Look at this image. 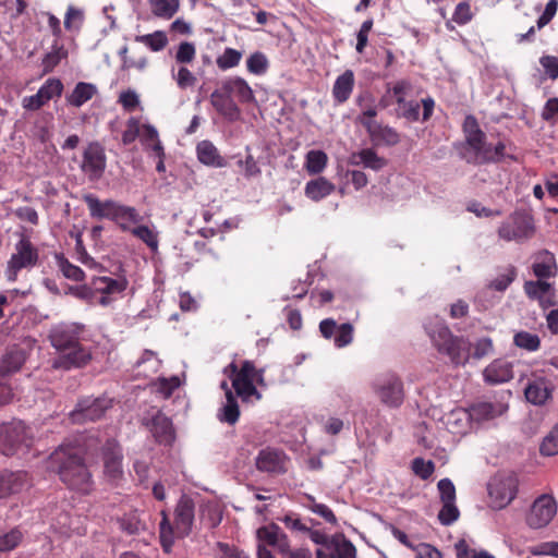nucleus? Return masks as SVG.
Instances as JSON below:
<instances>
[{
  "label": "nucleus",
  "mask_w": 558,
  "mask_h": 558,
  "mask_svg": "<svg viewBox=\"0 0 558 558\" xmlns=\"http://www.w3.org/2000/svg\"><path fill=\"white\" fill-rule=\"evenodd\" d=\"M47 468L58 474L60 481L70 489L88 495L94 489V481L85 463L82 448L62 444L54 449L47 461Z\"/></svg>",
  "instance_id": "f257e3e1"
},
{
  "label": "nucleus",
  "mask_w": 558,
  "mask_h": 558,
  "mask_svg": "<svg viewBox=\"0 0 558 558\" xmlns=\"http://www.w3.org/2000/svg\"><path fill=\"white\" fill-rule=\"evenodd\" d=\"M462 131L464 143L461 145V158L466 163L483 166L498 163L506 157V145L502 141L492 145L487 143V136L480 128L477 119L469 114L465 117Z\"/></svg>",
  "instance_id": "f03ea898"
},
{
  "label": "nucleus",
  "mask_w": 558,
  "mask_h": 558,
  "mask_svg": "<svg viewBox=\"0 0 558 558\" xmlns=\"http://www.w3.org/2000/svg\"><path fill=\"white\" fill-rule=\"evenodd\" d=\"M162 520L159 525L160 545L165 553L170 554L175 538L187 536L193 526L195 517L194 501L183 495L174 509V523H170L166 511H161Z\"/></svg>",
  "instance_id": "7ed1b4c3"
},
{
  "label": "nucleus",
  "mask_w": 558,
  "mask_h": 558,
  "mask_svg": "<svg viewBox=\"0 0 558 558\" xmlns=\"http://www.w3.org/2000/svg\"><path fill=\"white\" fill-rule=\"evenodd\" d=\"M83 199L93 218L112 220L124 232L132 230L128 222L138 223L143 220L135 207L122 205L112 199L101 202L93 194L84 195Z\"/></svg>",
  "instance_id": "20e7f679"
},
{
  "label": "nucleus",
  "mask_w": 558,
  "mask_h": 558,
  "mask_svg": "<svg viewBox=\"0 0 558 558\" xmlns=\"http://www.w3.org/2000/svg\"><path fill=\"white\" fill-rule=\"evenodd\" d=\"M425 329L438 352L448 355L454 365H464L469 361L471 343L466 339L453 336L441 322Z\"/></svg>",
  "instance_id": "39448f33"
},
{
  "label": "nucleus",
  "mask_w": 558,
  "mask_h": 558,
  "mask_svg": "<svg viewBox=\"0 0 558 558\" xmlns=\"http://www.w3.org/2000/svg\"><path fill=\"white\" fill-rule=\"evenodd\" d=\"M223 373L230 377L232 387L243 401H247L253 396L260 397L254 386V380L263 384V371L256 369L252 361H244L240 368L232 362L225 368Z\"/></svg>",
  "instance_id": "423d86ee"
},
{
  "label": "nucleus",
  "mask_w": 558,
  "mask_h": 558,
  "mask_svg": "<svg viewBox=\"0 0 558 558\" xmlns=\"http://www.w3.org/2000/svg\"><path fill=\"white\" fill-rule=\"evenodd\" d=\"M38 262L39 250L29 236L21 234L20 240L14 244V252L7 263L4 271L7 280L15 282L21 270L32 269L37 266Z\"/></svg>",
  "instance_id": "0eeeda50"
},
{
  "label": "nucleus",
  "mask_w": 558,
  "mask_h": 558,
  "mask_svg": "<svg viewBox=\"0 0 558 558\" xmlns=\"http://www.w3.org/2000/svg\"><path fill=\"white\" fill-rule=\"evenodd\" d=\"M33 444L31 429L21 421L0 425V452L12 457L27 451Z\"/></svg>",
  "instance_id": "6e6552de"
},
{
  "label": "nucleus",
  "mask_w": 558,
  "mask_h": 558,
  "mask_svg": "<svg viewBox=\"0 0 558 558\" xmlns=\"http://www.w3.org/2000/svg\"><path fill=\"white\" fill-rule=\"evenodd\" d=\"M497 233L506 242H524L535 233L533 217L524 211H514L501 222Z\"/></svg>",
  "instance_id": "1a4fd4ad"
},
{
  "label": "nucleus",
  "mask_w": 558,
  "mask_h": 558,
  "mask_svg": "<svg viewBox=\"0 0 558 558\" xmlns=\"http://www.w3.org/2000/svg\"><path fill=\"white\" fill-rule=\"evenodd\" d=\"M519 478L514 473L495 476L488 484V494L494 508L507 507L517 496Z\"/></svg>",
  "instance_id": "9d476101"
},
{
  "label": "nucleus",
  "mask_w": 558,
  "mask_h": 558,
  "mask_svg": "<svg viewBox=\"0 0 558 558\" xmlns=\"http://www.w3.org/2000/svg\"><path fill=\"white\" fill-rule=\"evenodd\" d=\"M112 405V400L107 397L92 398L86 397L76 403L73 411L70 412L72 423L84 424L95 422L101 418L106 411Z\"/></svg>",
  "instance_id": "9b49d317"
},
{
  "label": "nucleus",
  "mask_w": 558,
  "mask_h": 558,
  "mask_svg": "<svg viewBox=\"0 0 558 558\" xmlns=\"http://www.w3.org/2000/svg\"><path fill=\"white\" fill-rule=\"evenodd\" d=\"M379 400L389 408H399L404 400L403 383L396 374H386L374 384Z\"/></svg>",
  "instance_id": "f8f14e48"
},
{
  "label": "nucleus",
  "mask_w": 558,
  "mask_h": 558,
  "mask_svg": "<svg viewBox=\"0 0 558 558\" xmlns=\"http://www.w3.org/2000/svg\"><path fill=\"white\" fill-rule=\"evenodd\" d=\"M107 157L104 146L98 142L89 143L83 151L81 170L90 181L99 180L106 169Z\"/></svg>",
  "instance_id": "ddd939ff"
},
{
  "label": "nucleus",
  "mask_w": 558,
  "mask_h": 558,
  "mask_svg": "<svg viewBox=\"0 0 558 558\" xmlns=\"http://www.w3.org/2000/svg\"><path fill=\"white\" fill-rule=\"evenodd\" d=\"M84 330L85 326L82 324L62 323L51 330L49 338L56 350L68 351V349L81 344Z\"/></svg>",
  "instance_id": "4468645a"
},
{
  "label": "nucleus",
  "mask_w": 558,
  "mask_h": 558,
  "mask_svg": "<svg viewBox=\"0 0 558 558\" xmlns=\"http://www.w3.org/2000/svg\"><path fill=\"white\" fill-rule=\"evenodd\" d=\"M557 512V504L553 496L543 494L532 504L526 514V524L532 529L546 526Z\"/></svg>",
  "instance_id": "2eb2a0df"
},
{
  "label": "nucleus",
  "mask_w": 558,
  "mask_h": 558,
  "mask_svg": "<svg viewBox=\"0 0 558 558\" xmlns=\"http://www.w3.org/2000/svg\"><path fill=\"white\" fill-rule=\"evenodd\" d=\"M122 450L114 439H108L102 446L104 473L107 480L117 484L123 476Z\"/></svg>",
  "instance_id": "dca6fc26"
},
{
  "label": "nucleus",
  "mask_w": 558,
  "mask_h": 558,
  "mask_svg": "<svg viewBox=\"0 0 558 558\" xmlns=\"http://www.w3.org/2000/svg\"><path fill=\"white\" fill-rule=\"evenodd\" d=\"M554 389V384L549 378L534 376L529 379L524 388V397L533 405H545L553 398Z\"/></svg>",
  "instance_id": "f3484780"
},
{
  "label": "nucleus",
  "mask_w": 558,
  "mask_h": 558,
  "mask_svg": "<svg viewBox=\"0 0 558 558\" xmlns=\"http://www.w3.org/2000/svg\"><path fill=\"white\" fill-rule=\"evenodd\" d=\"M128 287V280L125 278L114 279L111 277H94L92 279V289L95 293L101 294L97 299V303L102 306H107L112 301V295L121 294Z\"/></svg>",
  "instance_id": "a211bd4d"
},
{
  "label": "nucleus",
  "mask_w": 558,
  "mask_h": 558,
  "mask_svg": "<svg viewBox=\"0 0 558 558\" xmlns=\"http://www.w3.org/2000/svg\"><path fill=\"white\" fill-rule=\"evenodd\" d=\"M146 426L159 445L171 446L173 444L175 430L172 421L161 411H157Z\"/></svg>",
  "instance_id": "6ab92c4d"
},
{
  "label": "nucleus",
  "mask_w": 558,
  "mask_h": 558,
  "mask_svg": "<svg viewBox=\"0 0 558 558\" xmlns=\"http://www.w3.org/2000/svg\"><path fill=\"white\" fill-rule=\"evenodd\" d=\"M90 360V350L81 343L68 349V351H61L60 355L53 362V367L66 371L81 368L86 366Z\"/></svg>",
  "instance_id": "aec40b11"
},
{
  "label": "nucleus",
  "mask_w": 558,
  "mask_h": 558,
  "mask_svg": "<svg viewBox=\"0 0 558 558\" xmlns=\"http://www.w3.org/2000/svg\"><path fill=\"white\" fill-rule=\"evenodd\" d=\"M211 106L215 110L230 122L236 121L241 116V110L235 100L225 92V87L220 84L209 97Z\"/></svg>",
  "instance_id": "412c9836"
},
{
  "label": "nucleus",
  "mask_w": 558,
  "mask_h": 558,
  "mask_svg": "<svg viewBox=\"0 0 558 558\" xmlns=\"http://www.w3.org/2000/svg\"><path fill=\"white\" fill-rule=\"evenodd\" d=\"M286 460L283 451L268 447L258 452L255 464L260 472L279 474L286 472Z\"/></svg>",
  "instance_id": "4be33fe9"
},
{
  "label": "nucleus",
  "mask_w": 558,
  "mask_h": 558,
  "mask_svg": "<svg viewBox=\"0 0 558 558\" xmlns=\"http://www.w3.org/2000/svg\"><path fill=\"white\" fill-rule=\"evenodd\" d=\"M28 485V474L25 471L0 470V498L19 494Z\"/></svg>",
  "instance_id": "5701e85b"
},
{
  "label": "nucleus",
  "mask_w": 558,
  "mask_h": 558,
  "mask_svg": "<svg viewBox=\"0 0 558 558\" xmlns=\"http://www.w3.org/2000/svg\"><path fill=\"white\" fill-rule=\"evenodd\" d=\"M483 377L489 385L510 381L513 378V365L507 360L496 359L484 368Z\"/></svg>",
  "instance_id": "b1692460"
},
{
  "label": "nucleus",
  "mask_w": 558,
  "mask_h": 558,
  "mask_svg": "<svg viewBox=\"0 0 558 558\" xmlns=\"http://www.w3.org/2000/svg\"><path fill=\"white\" fill-rule=\"evenodd\" d=\"M371 141L376 146H396L400 142V134L389 125L381 123H364Z\"/></svg>",
  "instance_id": "393cba45"
},
{
  "label": "nucleus",
  "mask_w": 558,
  "mask_h": 558,
  "mask_svg": "<svg viewBox=\"0 0 558 558\" xmlns=\"http://www.w3.org/2000/svg\"><path fill=\"white\" fill-rule=\"evenodd\" d=\"M225 92L241 104H250L255 100L254 92L248 83L240 76L226 78L221 82Z\"/></svg>",
  "instance_id": "a878e982"
},
{
  "label": "nucleus",
  "mask_w": 558,
  "mask_h": 558,
  "mask_svg": "<svg viewBox=\"0 0 558 558\" xmlns=\"http://www.w3.org/2000/svg\"><path fill=\"white\" fill-rule=\"evenodd\" d=\"M26 351L17 345H13L7 350L0 360V376L9 377L11 374L19 372L26 362Z\"/></svg>",
  "instance_id": "bb28decb"
},
{
  "label": "nucleus",
  "mask_w": 558,
  "mask_h": 558,
  "mask_svg": "<svg viewBox=\"0 0 558 558\" xmlns=\"http://www.w3.org/2000/svg\"><path fill=\"white\" fill-rule=\"evenodd\" d=\"M355 77L352 70H345L339 75L332 87V97L337 104H344L353 92Z\"/></svg>",
  "instance_id": "cd10ccee"
},
{
  "label": "nucleus",
  "mask_w": 558,
  "mask_h": 558,
  "mask_svg": "<svg viewBox=\"0 0 558 558\" xmlns=\"http://www.w3.org/2000/svg\"><path fill=\"white\" fill-rule=\"evenodd\" d=\"M198 160L206 166L215 168L227 167L226 159L219 154L216 146L209 141H202L196 146Z\"/></svg>",
  "instance_id": "c85d7f7f"
},
{
  "label": "nucleus",
  "mask_w": 558,
  "mask_h": 558,
  "mask_svg": "<svg viewBox=\"0 0 558 558\" xmlns=\"http://www.w3.org/2000/svg\"><path fill=\"white\" fill-rule=\"evenodd\" d=\"M97 93L98 89L95 84L78 82L73 90L65 96V101L69 106L80 108L95 97Z\"/></svg>",
  "instance_id": "c756f323"
},
{
  "label": "nucleus",
  "mask_w": 558,
  "mask_h": 558,
  "mask_svg": "<svg viewBox=\"0 0 558 558\" xmlns=\"http://www.w3.org/2000/svg\"><path fill=\"white\" fill-rule=\"evenodd\" d=\"M335 191V184L325 177H318L308 181L304 187V194L313 202H319Z\"/></svg>",
  "instance_id": "7c9ffc66"
},
{
  "label": "nucleus",
  "mask_w": 558,
  "mask_h": 558,
  "mask_svg": "<svg viewBox=\"0 0 558 558\" xmlns=\"http://www.w3.org/2000/svg\"><path fill=\"white\" fill-rule=\"evenodd\" d=\"M68 56L69 52L65 46L56 39L51 45V50L47 52L41 60L44 73L47 74L52 72L62 60L68 58Z\"/></svg>",
  "instance_id": "2f4dec72"
},
{
  "label": "nucleus",
  "mask_w": 558,
  "mask_h": 558,
  "mask_svg": "<svg viewBox=\"0 0 558 558\" xmlns=\"http://www.w3.org/2000/svg\"><path fill=\"white\" fill-rule=\"evenodd\" d=\"M356 105L361 109V113L357 117L359 123L364 128V123L376 122L374 118L377 116L376 106L373 105V99L369 93L360 94L356 98Z\"/></svg>",
  "instance_id": "473e14b6"
},
{
  "label": "nucleus",
  "mask_w": 558,
  "mask_h": 558,
  "mask_svg": "<svg viewBox=\"0 0 558 558\" xmlns=\"http://www.w3.org/2000/svg\"><path fill=\"white\" fill-rule=\"evenodd\" d=\"M328 549L335 551L336 558H356V548L343 534L333 535V541Z\"/></svg>",
  "instance_id": "72a5a7b5"
},
{
  "label": "nucleus",
  "mask_w": 558,
  "mask_h": 558,
  "mask_svg": "<svg viewBox=\"0 0 558 558\" xmlns=\"http://www.w3.org/2000/svg\"><path fill=\"white\" fill-rule=\"evenodd\" d=\"M240 417V409L236 401V398L232 392H228V399H226L225 405L221 408L218 413V418L220 422L228 423L229 425H234Z\"/></svg>",
  "instance_id": "f704fd0d"
},
{
  "label": "nucleus",
  "mask_w": 558,
  "mask_h": 558,
  "mask_svg": "<svg viewBox=\"0 0 558 558\" xmlns=\"http://www.w3.org/2000/svg\"><path fill=\"white\" fill-rule=\"evenodd\" d=\"M137 43L144 44L151 51L158 52L163 50L168 45V37L163 31H156L151 34L138 35L135 37Z\"/></svg>",
  "instance_id": "c9c22d12"
},
{
  "label": "nucleus",
  "mask_w": 558,
  "mask_h": 558,
  "mask_svg": "<svg viewBox=\"0 0 558 558\" xmlns=\"http://www.w3.org/2000/svg\"><path fill=\"white\" fill-rule=\"evenodd\" d=\"M151 12L162 19H171L179 10V0H150Z\"/></svg>",
  "instance_id": "e433bc0d"
},
{
  "label": "nucleus",
  "mask_w": 558,
  "mask_h": 558,
  "mask_svg": "<svg viewBox=\"0 0 558 558\" xmlns=\"http://www.w3.org/2000/svg\"><path fill=\"white\" fill-rule=\"evenodd\" d=\"M328 157L323 150H310L305 157V169L310 174L320 173L327 166Z\"/></svg>",
  "instance_id": "4c0bfd02"
},
{
  "label": "nucleus",
  "mask_w": 558,
  "mask_h": 558,
  "mask_svg": "<svg viewBox=\"0 0 558 558\" xmlns=\"http://www.w3.org/2000/svg\"><path fill=\"white\" fill-rule=\"evenodd\" d=\"M360 159L359 163H363L366 168L378 171L386 167L387 160L384 157H379L376 151L372 148H364L354 155V158ZM357 165V162H355Z\"/></svg>",
  "instance_id": "58836bf2"
},
{
  "label": "nucleus",
  "mask_w": 558,
  "mask_h": 558,
  "mask_svg": "<svg viewBox=\"0 0 558 558\" xmlns=\"http://www.w3.org/2000/svg\"><path fill=\"white\" fill-rule=\"evenodd\" d=\"M513 343L515 347L529 352H535L541 348L539 337L536 333L523 330L513 336Z\"/></svg>",
  "instance_id": "ea45409f"
},
{
  "label": "nucleus",
  "mask_w": 558,
  "mask_h": 558,
  "mask_svg": "<svg viewBox=\"0 0 558 558\" xmlns=\"http://www.w3.org/2000/svg\"><path fill=\"white\" fill-rule=\"evenodd\" d=\"M85 20L84 11L74 5H69L64 15V28L68 32H80Z\"/></svg>",
  "instance_id": "a19ab883"
},
{
  "label": "nucleus",
  "mask_w": 558,
  "mask_h": 558,
  "mask_svg": "<svg viewBox=\"0 0 558 558\" xmlns=\"http://www.w3.org/2000/svg\"><path fill=\"white\" fill-rule=\"evenodd\" d=\"M242 56L241 51L228 47L220 56L217 57L216 64L221 71H227L238 66L242 60Z\"/></svg>",
  "instance_id": "79ce46f5"
},
{
  "label": "nucleus",
  "mask_w": 558,
  "mask_h": 558,
  "mask_svg": "<svg viewBox=\"0 0 558 558\" xmlns=\"http://www.w3.org/2000/svg\"><path fill=\"white\" fill-rule=\"evenodd\" d=\"M118 522L120 529L129 535L138 534L145 529V524L141 521L137 511L125 513Z\"/></svg>",
  "instance_id": "37998d69"
},
{
  "label": "nucleus",
  "mask_w": 558,
  "mask_h": 558,
  "mask_svg": "<svg viewBox=\"0 0 558 558\" xmlns=\"http://www.w3.org/2000/svg\"><path fill=\"white\" fill-rule=\"evenodd\" d=\"M56 259L60 271L66 279L77 282L84 280L85 274L78 266L70 263L63 255H57Z\"/></svg>",
  "instance_id": "c03bdc74"
},
{
  "label": "nucleus",
  "mask_w": 558,
  "mask_h": 558,
  "mask_svg": "<svg viewBox=\"0 0 558 558\" xmlns=\"http://www.w3.org/2000/svg\"><path fill=\"white\" fill-rule=\"evenodd\" d=\"M135 238L144 242L153 252L158 248V234L147 226L141 225L130 231Z\"/></svg>",
  "instance_id": "a18cd8bd"
},
{
  "label": "nucleus",
  "mask_w": 558,
  "mask_h": 558,
  "mask_svg": "<svg viewBox=\"0 0 558 558\" xmlns=\"http://www.w3.org/2000/svg\"><path fill=\"white\" fill-rule=\"evenodd\" d=\"M269 62L267 57L260 52L256 51L252 53L246 60L247 71L255 75H263L268 70Z\"/></svg>",
  "instance_id": "49530a36"
},
{
  "label": "nucleus",
  "mask_w": 558,
  "mask_h": 558,
  "mask_svg": "<svg viewBox=\"0 0 558 558\" xmlns=\"http://www.w3.org/2000/svg\"><path fill=\"white\" fill-rule=\"evenodd\" d=\"M551 289V284L544 280L526 281L524 292L532 300H538Z\"/></svg>",
  "instance_id": "de8ad7c7"
},
{
  "label": "nucleus",
  "mask_w": 558,
  "mask_h": 558,
  "mask_svg": "<svg viewBox=\"0 0 558 558\" xmlns=\"http://www.w3.org/2000/svg\"><path fill=\"white\" fill-rule=\"evenodd\" d=\"M411 469L413 473L422 480H428L434 471L435 463L432 460H424L423 458H415L412 460Z\"/></svg>",
  "instance_id": "09e8293b"
},
{
  "label": "nucleus",
  "mask_w": 558,
  "mask_h": 558,
  "mask_svg": "<svg viewBox=\"0 0 558 558\" xmlns=\"http://www.w3.org/2000/svg\"><path fill=\"white\" fill-rule=\"evenodd\" d=\"M517 277V269L510 265L505 272L490 281L489 287L496 291H505Z\"/></svg>",
  "instance_id": "8fccbe9b"
},
{
  "label": "nucleus",
  "mask_w": 558,
  "mask_h": 558,
  "mask_svg": "<svg viewBox=\"0 0 558 558\" xmlns=\"http://www.w3.org/2000/svg\"><path fill=\"white\" fill-rule=\"evenodd\" d=\"M539 451L543 456H555L558 453V423L551 428L544 438Z\"/></svg>",
  "instance_id": "3c124183"
},
{
  "label": "nucleus",
  "mask_w": 558,
  "mask_h": 558,
  "mask_svg": "<svg viewBox=\"0 0 558 558\" xmlns=\"http://www.w3.org/2000/svg\"><path fill=\"white\" fill-rule=\"evenodd\" d=\"M47 101L60 97L63 92V84L59 78H48L38 89Z\"/></svg>",
  "instance_id": "603ef678"
},
{
  "label": "nucleus",
  "mask_w": 558,
  "mask_h": 558,
  "mask_svg": "<svg viewBox=\"0 0 558 558\" xmlns=\"http://www.w3.org/2000/svg\"><path fill=\"white\" fill-rule=\"evenodd\" d=\"M281 533L282 532L277 524H270L259 527L256 534L260 543L274 546V544L278 543V537Z\"/></svg>",
  "instance_id": "864d4df0"
},
{
  "label": "nucleus",
  "mask_w": 558,
  "mask_h": 558,
  "mask_svg": "<svg viewBox=\"0 0 558 558\" xmlns=\"http://www.w3.org/2000/svg\"><path fill=\"white\" fill-rule=\"evenodd\" d=\"M23 534L20 530L13 529L0 536V553L13 550L22 542Z\"/></svg>",
  "instance_id": "5fc2aeb1"
},
{
  "label": "nucleus",
  "mask_w": 558,
  "mask_h": 558,
  "mask_svg": "<svg viewBox=\"0 0 558 558\" xmlns=\"http://www.w3.org/2000/svg\"><path fill=\"white\" fill-rule=\"evenodd\" d=\"M398 117L404 118L408 121L415 122L420 120V104L415 100H407L398 106Z\"/></svg>",
  "instance_id": "6e6d98bb"
},
{
  "label": "nucleus",
  "mask_w": 558,
  "mask_h": 558,
  "mask_svg": "<svg viewBox=\"0 0 558 558\" xmlns=\"http://www.w3.org/2000/svg\"><path fill=\"white\" fill-rule=\"evenodd\" d=\"M460 512L454 502H442L438 520L442 525H451L459 519Z\"/></svg>",
  "instance_id": "4d7b16f0"
},
{
  "label": "nucleus",
  "mask_w": 558,
  "mask_h": 558,
  "mask_svg": "<svg viewBox=\"0 0 558 558\" xmlns=\"http://www.w3.org/2000/svg\"><path fill=\"white\" fill-rule=\"evenodd\" d=\"M172 76L180 89L193 87L197 83V77L186 66H180L177 74L172 72Z\"/></svg>",
  "instance_id": "13d9d810"
},
{
  "label": "nucleus",
  "mask_w": 558,
  "mask_h": 558,
  "mask_svg": "<svg viewBox=\"0 0 558 558\" xmlns=\"http://www.w3.org/2000/svg\"><path fill=\"white\" fill-rule=\"evenodd\" d=\"M196 49L193 43L183 41L179 45L175 52V61L181 64H187L194 61Z\"/></svg>",
  "instance_id": "bf43d9fd"
},
{
  "label": "nucleus",
  "mask_w": 558,
  "mask_h": 558,
  "mask_svg": "<svg viewBox=\"0 0 558 558\" xmlns=\"http://www.w3.org/2000/svg\"><path fill=\"white\" fill-rule=\"evenodd\" d=\"M471 417L474 420H489L495 416V407L489 402H480L471 408Z\"/></svg>",
  "instance_id": "052dcab7"
},
{
  "label": "nucleus",
  "mask_w": 558,
  "mask_h": 558,
  "mask_svg": "<svg viewBox=\"0 0 558 558\" xmlns=\"http://www.w3.org/2000/svg\"><path fill=\"white\" fill-rule=\"evenodd\" d=\"M333 340L337 348H343L350 344L353 340V326L349 323L340 325Z\"/></svg>",
  "instance_id": "680f3d73"
},
{
  "label": "nucleus",
  "mask_w": 558,
  "mask_h": 558,
  "mask_svg": "<svg viewBox=\"0 0 558 558\" xmlns=\"http://www.w3.org/2000/svg\"><path fill=\"white\" fill-rule=\"evenodd\" d=\"M280 521L284 524V526L292 532H301L306 533L308 531V526L302 522L299 515L294 512L286 513Z\"/></svg>",
  "instance_id": "e2e57ef3"
},
{
  "label": "nucleus",
  "mask_w": 558,
  "mask_h": 558,
  "mask_svg": "<svg viewBox=\"0 0 558 558\" xmlns=\"http://www.w3.org/2000/svg\"><path fill=\"white\" fill-rule=\"evenodd\" d=\"M554 257L553 255L548 256V260L536 262L533 264V272L538 279H547L555 276L554 268Z\"/></svg>",
  "instance_id": "0e129e2a"
},
{
  "label": "nucleus",
  "mask_w": 558,
  "mask_h": 558,
  "mask_svg": "<svg viewBox=\"0 0 558 558\" xmlns=\"http://www.w3.org/2000/svg\"><path fill=\"white\" fill-rule=\"evenodd\" d=\"M441 502H456V487L451 480L442 478L437 484Z\"/></svg>",
  "instance_id": "69168bd1"
},
{
  "label": "nucleus",
  "mask_w": 558,
  "mask_h": 558,
  "mask_svg": "<svg viewBox=\"0 0 558 558\" xmlns=\"http://www.w3.org/2000/svg\"><path fill=\"white\" fill-rule=\"evenodd\" d=\"M140 135V121L137 118H130L126 122V129L122 133L123 145H130Z\"/></svg>",
  "instance_id": "338daca9"
},
{
  "label": "nucleus",
  "mask_w": 558,
  "mask_h": 558,
  "mask_svg": "<svg viewBox=\"0 0 558 558\" xmlns=\"http://www.w3.org/2000/svg\"><path fill=\"white\" fill-rule=\"evenodd\" d=\"M539 63L549 78H558V57L549 54L542 56Z\"/></svg>",
  "instance_id": "774afa93"
}]
</instances>
